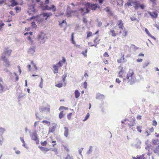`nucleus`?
<instances>
[{
	"mask_svg": "<svg viewBox=\"0 0 159 159\" xmlns=\"http://www.w3.org/2000/svg\"><path fill=\"white\" fill-rule=\"evenodd\" d=\"M100 7L96 4H92V3L87 2L86 4V11H85L84 14L89 13L90 12V9L92 10H95L97 8H99Z\"/></svg>",
	"mask_w": 159,
	"mask_h": 159,
	"instance_id": "1",
	"label": "nucleus"
},
{
	"mask_svg": "<svg viewBox=\"0 0 159 159\" xmlns=\"http://www.w3.org/2000/svg\"><path fill=\"white\" fill-rule=\"evenodd\" d=\"M38 40L39 41L41 44H43L45 42L48 38L46 34L43 33H40L38 35Z\"/></svg>",
	"mask_w": 159,
	"mask_h": 159,
	"instance_id": "2",
	"label": "nucleus"
},
{
	"mask_svg": "<svg viewBox=\"0 0 159 159\" xmlns=\"http://www.w3.org/2000/svg\"><path fill=\"white\" fill-rule=\"evenodd\" d=\"M145 145H146V146L145 147V149L147 150L148 152L147 154H145L147 155V156H150L152 152L151 151L153 150L154 148L152 145L148 143V140L145 142Z\"/></svg>",
	"mask_w": 159,
	"mask_h": 159,
	"instance_id": "3",
	"label": "nucleus"
},
{
	"mask_svg": "<svg viewBox=\"0 0 159 159\" xmlns=\"http://www.w3.org/2000/svg\"><path fill=\"white\" fill-rule=\"evenodd\" d=\"M145 145H146V146L145 147V149L147 150L148 152L147 154H145L147 155V156H150L152 152L151 151L153 150L154 148L152 145L148 143V140L145 142Z\"/></svg>",
	"mask_w": 159,
	"mask_h": 159,
	"instance_id": "4",
	"label": "nucleus"
},
{
	"mask_svg": "<svg viewBox=\"0 0 159 159\" xmlns=\"http://www.w3.org/2000/svg\"><path fill=\"white\" fill-rule=\"evenodd\" d=\"M30 135L32 140L35 141L37 144L39 143V140L36 131H34L32 133L30 134Z\"/></svg>",
	"mask_w": 159,
	"mask_h": 159,
	"instance_id": "5",
	"label": "nucleus"
},
{
	"mask_svg": "<svg viewBox=\"0 0 159 159\" xmlns=\"http://www.w3.org/2000/svg\"><path fill=\"white\" fill-rule=\"evenodd\" d=\"M35 4H34L32 5L29 6L28 8V10L27 11V13L29 15L31 14V12H32L34 13H35L37 12L35 8Z\"/></svg>",
	"mask_w": 159,
	"mask_h": 159,
	"instance_id": "6",
	"label": "nucleus"
},
{
	"mask_svg": "<svg viewBox=\"0 0 159 159\" xmlns=\"http://www.w3.org/2000/svg\"><path fill=\"white\" fill-rule=\"evenodd\" d=\"M133 4L134 6L135 9L136 10L138 9L139 7L142 9H144V6L143 5H140L137 2H136L134 3Z\"/></svg>",
	"mask_w": 159,
	"mask_h": 159,
	"instance_id": "7",
	"label": "nucleus"
},
{
	"mask_svg": "<svg viewBox=\"0 0 159 159\" xmlns=\"http://www.w3.org/2000/svg\"><path fill=\"white\" fill-rule=\"evenodd\" d=\"M52 127H50L49 129V132H54L56 128V126L57 125L55 123H53L52 124Z\"/></svg>",
	"mask_w": 159,
	"mask_h": 159,
	"instance_id": "8",
	"label": "nucleus"
},
{
	"mask_svg": "<svg viewBox=\"0 0 159 159\" xmlns=\"http://www.w3.org/2000/svg\"><path fill=\"white\" fill-rule=\"evenodd\" d=\"M134 72L133 70L131 69H129V71L127 75L126 78L127 79H129V78H131V80L132 78V75L134 74Z\"/></svg>",
	"mask_w": 159,
	"mask_h": 159,
	"instance_id": "9",
	"label": "nucleus"
},
{
	"mask_svg": "<svg viewBox=\"0 0 159 159\" xmlns=\"http://www.w3.org/2000/svg\"><path fill=\"white\" fill-rule=\"evenodd\" d=\"M39 109L40 112L42 113L45 111H46V112H49L50 111V108L44 107L43 106H42L41 107H40Z\"/></svg>",
	"mask_w": 159,
	"mask_h": 159,
	"instance_id": "10",
	"label": "nucleus"
},
{
	"mask_svg": "<svg viewBox=\"0 0 159 159\" xmlns=\"http://www.w3.org/2000/svg\"><path fill=\"white\" fill-rule=\"evenodd\" d=\"M105 98V97L104 95L101 94L99 93H98L96 94V98L97 99H103Z\"/></svg>",
	"mask_w": 159,
	"mask_h": 159,
	"instance_id": "11",
	"label": "nucleus"
},
{
	"mask_svg": "<svg viewBox=\"0 0 159 159\" xmlns=\"http://www.w3.org/2000/svg\"><path fill=\"white\" fill-rule=\"evenodd\" d=\"M136 141L137 143L135 145V148L137 149L140 148V144H141V142L140 140L139 139H136Z\"/></svg>",
	"mask_w": 159,
	"mask_h": 159,
	"instance_id": "12",
	"label": "nucleus"
},
{
	"mask_svg": "<svg viewBox=\"0 0 159 159\" xmlns=\"http://www.w3.org/2000/svg\"><path fill=\"white\" fill-rule=\"evenodd\" d=\"M64 129H65L64 135L66 137H67L69 135V129L67 127H64Z\"/></svg>",
	"mask_w": 159,
	"mask_h": 159,
	"instance_id": "13",
	"label": "nucleus"
},
{
	"mask_svg": "<svg viewBox=\"0 0 159 159\" xmlns=\"http://www.w3.org/2000/svg\"><path fill=\"white\" fill-rule=\"evenodd\" d=\"M148 14L152 18H157V16L158 14L155 12L152 13L150 11H148Z\"/></svg>",
	"mask_w": 159,
	"mask_h": 159,
	"instance_id": "14",
	"label": "nucleus"
},
{
	"mask_svg": "<svg viewBox=\"0 0 159 159\" xmlns=\"http://www.w3.org/2000/svg\"><path fill=\"white\" fill-rule=\"evenodd\" d=\"M35 47L34 46L30 47L28 51V52L30 54H33L35 51Z\"/></svg>",
	"mask_w": 159,
	"mask_h": 159,
	"instance_id": "15",
	"label": "nucleus"
},
{
	"mask_svg": "<svg viewBox=\"0 0 159 159\" xmlns=\"http://www.w3.org/2000/svg\"><path fill=\"white\" fill-rule=\"evenodd\" d=\"M134 2H136V1H134L132 0H129L128 2L126 4L128 6H133L134 7V6L133 4V3Z\"/></svg>",
	"mask_w": 159,
	"mask_h": 159,
	"instance_id": "16",
	"label": "nucleus"
},
{
	"mask_svg": "<svg viewBox=\"0 0 159 159\" xmlns=\"http://www.w3.org/2000/svg\"><path fill=\"white\" fill-rule=\"evenodd\" d=\"M153 152L155 154L159 155V144L158 146L156 147L155 149H154Z\"/></svg>",
	"mask_w": 159,
	"mask_h": 159,
	"instance_id": "17",
	"label": "nucleus"
},
{
	"mask_svg": "<svg viewBox=\"0 0 159 159\" xmlns=\"http://www.w3.org/2000/svg\"><path fill=\"white\" fill-rule=\"evenodd\" d=\"M4 63L5 66L6 67H9L11 66L10 62L7 59L5 60Z\"/></svg>",
	"mask_w": 159,
	"mask_h": 159,
	"instance_id": "18",
	"label": "nucleus"
},
{
	"mask_svg": "<svg viewBox=\"0 0 159 159\" xmlns=\"http://www.w3.org/2000/svg\"><path fill=\"white\" fill-rule=\"evenodd\" d=\"M75 98H78L80 95V93L78 90H76L75 91Z\"/></svg>",
	"mask_w": 159,
	"mask_h": 159,
	"instance_id": "19",
	"label": "nucleus"
},
{
	"mask_svg": "<svg viewBox=\"0 0 159 159\" xmlns=\"http://www.w3.org/2000/svg\"><path fill=\"white\" fill-rule=\"evenodd\" d=\"M39 148L42 151H45L46 152H48L49 150V149H48L47 148H44L42 146H39Z\"/></svg>",
	"mask_w": 159,
	"mask_h": 159,
	"instance_id": "20",
	"label": "nucleus"
},
{
	"mask_svg": "<svg viewBox=\"0 0 159 159\" xmlns=\"http://www.w3.org/2000/svg\"><path fill=\"white\" fill-rule=\"evenodd\" d=\"M93 151V147L92 146H90L89 148V149L88 151L86 153L88 155H89L92 153Z\"/></svg>",
	"mask_w": 159,
	"mask_h": 159,
	"instance_id": "21",
	"label": "nucleus"
},
{
	"mask_svg": "<svg viewBox=\"0 0 159 159\" xmlns=\"http://www.w3.org/2000/svg\"><path fill=\"white\" fill-rule=\"evenodd\" d=\"M159 143V141L157 139H152V143L153 145H156Z\"/></svg>",
	"mask_w": 159,
	"mask_h": 159,
	"instance_id": "22",
	"label": "nucleus"
},
{
	"mask_svg": "<svg viewBox=\"0 0 159 159\" xmlns=\"http://www.w3.org/2000/svg\"><path fill=\"white\" fill-rule=\"evenodd\" d=\"M42 9L43 10H51V7H49L48 5H46L43 7Z\"/></svg>",
	"mask_w": 159,
	"mask_h": 159,
	"instance_id": "23",
	"label": "nucleus"
},
{
	"mask_svg": "<svg viewBox=\"0 0 159 159\" xmlns=\"http://www.w3.org/2000/svg\"><path fill=\"white\" fill-rule=\"evenodd\" d=\"M12 52V50L10 49L9 50H7V51H5L4 52V53H5V54H7L8 56H10V55L11 53Z\"/></svg>",
	"mask_w": 159,
	"mask_h": 159,
	"instance_id": "24",
	"label": "nucleus"
},
{
	"mask_svg": "<svg viewBox=\"0 0 159 159\" xmlns=\"http://www.w3.org/2000/svg\"><path fill=\"white\" fill-rule=\"evenodd\" d=\"M11 6L12 7H14V6L17 5L18 4L17 2L15 1H13L11 2Z\"/></svg>",
	"mask_w": 159,
	"mask_h": 159,
	"instance_id": "25",
	"label": "nucleus"
},
{
	"mask_svg": "<svg viewBox=\"0 0 159 159\" xmlns=\"http://www.w3.org/2000/svg\"><path fill=\"white\" fill-rule=\"evenodd\" d=\"M63 24H65L66 25L67 24V23H66V21L65 20H63L61 23H60L59 24V25L60 27H62L63 26Z\"/></svg>",
	"mask_w": 159,
	"mask_h": 159,
	"instance_id": "26",
	"label": "nucleus"
},
{
	"mask_svg": "<svg viewBox=\"0 0 159 159\" xmlns=\"http://www.w3.org/2000/svg\"><path fill=\"white\" fill-rule=\"evenodd\" d=\"M73 11H72L71 12H70V11H68V10H67V11H66V14L67 16L68 17L71 16V13L73 12Z\"/></svg>",
	"mask_w": 159,
	"mask_h": 159,
	"instance_id": "27",
	"label": "nucleus"
},
{
	"mask_svg": "<svg viewBox=\"0 0 159 159\" xmlns=\"http://www.w3.org/2000/svg\"><path fill=\"white\" fill-rule=\"evenodd\" d=\"M149 64V62L148 61H147V62L144 63L143 65V68H145L146 67L148 64Z\"/></svg>",
	"mask_w": 159,
	"mask_h": 159,
	"instance_id": "28",
	"label": "nucleus"
},
{
	"mask_svg": "<svg viewBox=\"0 0 159 159\" xmlns=\"http://www.w3.org/2000/svg\"><path fill=\"white\" fill-rule=\"evenodd\" d=\"M53 68L55 71H57L56 73H58V66L56 65H53Z\"/></svg>",
	"mask_w": 159,
	"mask_h": 159,
	"instance_id": "29",
	"label": "nucleus"
},
{
	"mask_svg": "<svg viewBox=\"0 0 159 159\" xmlns=\"http://www.w3.org/2000/svg\"><path fill=\"white\" fill-rule=\"evenodd\" d=\"M123 68H122V69L121 70L119 71V74H120L119 75V77L120 78H122L123 77V76L121 74H122V73L124 72L122 71V69Z\"/></svg>",
	"mask_w": 159,
	"mask_h": 159,
	"instance_id": "30",
	"label": "nucleus"
},
{
	"mask_svg": "<svg viewBox=\"0 0 159 159\" xmlns=\"http://www.w3.org/2000/svg\"><path fill=\"white\" fill-rule=\"evenodd\" d=\"M90 116V114L89 113H88L85 116V118L83 120V121H85Z\"/></svg>",
	"mask_w": 159,
	"mask_h": 159,
	"instance_id": "31",
	"label": "nucleus"
},
{
	"mask_svg": "<svg viewBox=\"0 0 159 159\" xmlns=\"http://www.w3.org/2000/svg\"><path fill=\"white\" fill-rule=\"evenodd\" d=\"M51 9L52 10V11H55L57 10V9L56 8L55 6L53 5H51Z\"/></svg>",
	"mask_w": 159,
	"mask_h": 159,
	"instance_id": "32",
	"label": "nucleus"
},
{
	"mask_svg": "<svg viewBox=\"0 0 159 159\" xmlns=\"http://www.w3.org/2000/svg\"><path fill=\"white\" fill-rule=\"evenodd\" d=\"M135 118L134 117H133L132 118V121H131L132 126H134L135 124ZM130 122H131V121H130Z\"/></svg>",
	"mask_w": 159,
	"mask_h": 159,
	"instance_id": "33",
	"label": "nucleus"
},
{
	"mask_svg": "<svg viewBox=\"0 0 159 159\" xmlns=\"http://www.w3.org/2000/svg\"><path fill=\"white\" fill-rule=\"evenodd\" d=\"M63 111H61L59 115V117L60 119L62 118L63 117Z\"/></svg>",
	"mask_w": 159,
	"mask_h": 159,
	"instance_id": "34",
	"label": "nucleus"
},
{
	"mask_svg": "<svg viewBox=\"0 0 159 159\" xmlns=\"http://www.w3.org/2000/svg\"><path fill=\"white\" fill-rule=\"evenodd\" d=\"M5 55V53H4V52L3 53H2V55L1 56V58L3 59L4 61H5V60L7 59L6 58Z\"/></svg>",
	"mask_w": 159,
	"mask_h": 159,
	"instance_id": "35",
	"label": "nucleus"
},
{
	"mask_svg": "<svg viewBox=\"0 0 159 159\" xmlns=\"http://www.w3.org/2000/svg\"><path fill=\"white\" fill-rule=\"evenodd\" d=\"M67 109H68V108L67 107H64L63 106H61L60 107L59 110L60 111L63 109L67 110Z\"/></svg>",
	"mask_w": 159,
	"mask_h": 159,
	"instance_id": "36",
	"label": "nucleus"
},
{
	"mask_svg": "<svg viewBox=\"0 0 159 159\" xmlns=\"http://www.w3.org/2000/svg\"><path fill=\"white\" fill-rule=\"evenodd\" d=\"M67 77V73H66L65 74H64L63 76H62V78H63V82H65V79L66 77Z\"/></svg>",
	"mask_w": 159,
	"mask_h": 159,
	"instance_id": "37",
	"label": "nucleus"
},
{
	"mask_svg": "<svg viewBox=\"0 0 159 159\" xmlns=\"http://www.w3.org/2000/svg\"><path fill=\"white\" fill-rule=\"evenodd\" d=\"M82 12H85L84 11H86V4L85 5V7L84 8H81L80 10Z\"/></svg>",
	"mask_w": 159,
	"mask_h": 159,
	"instance_id": "38",
	"label": "nucleus"
},
{
	"mask_svg": "<svg viewBox=\"0 0 159 159\" xmlns=\"http://www.w3.org/2000/svg\"><path fill=\"white\" fill-rule=\"evenodd\" d=\"M145 32H146V34L149 36H151V34L150 33L149 31H148V30L145 28Z\"/></svg>",
	"mask_w": 159,
	"mask_h": 159,
	"instance_id": "39",
	"label": "nucleus"
},
{
	"mask_svg": "<svg viewBox=\"0 0 159 159\" xmlns=\"http://www.w3.org/2000/svg\"><path fill=\"white\" fill-rule=\"evenodd\" d=\"M156 0H150V2H152V5L154 6L156 5Z\"/></svg>",
	"mask_w": 159,
	"mask_h": 159,
	"instance_id": "40",
	"label": "nucleus"
},
{
	"mask_svg": "<svg viewBox=\"0 0 159 159\" xmlns=\"http://www.w3.org/2000/svg\"><path fill=\"white\" fill-rule=\"evenodd\" d=\"M130 19L132 21L137 20L138 22H139V20L136 18L134 17H130Z\"/></svg>",
	"mask_w": 159,
	"mask_h": 159,
	"instance_id": "41",
	"label": "nucleus"
},
{
	"mask_svg": "<svg viewBox=\"0 0 159 159\" xmlns=\"http://www.w3.org/2000/svg\"><path fill=\"white\" fill-rule=\"evenodd\" d=\"M111 33H112V36L113 37H115L116 36L115 31L114 30H111Z\"/></svg>",
	"mask_w": 159,
	"mask_h": 159,
	"instance_id": "42",
	"label": "nucleus"
},
{
	"mask_svg": "<svg viewBox=\"0 0 159 159\" xmlns=\"http://www.w3.org/2000/svg\"><path fill=\"white\" fill-rule=\"evenodd\" d=\"M72 114V113H70L67 115V117L68 120H70V119Z\"/></svg>",
	"mask_w": 159,
	"mask_h": 159,
	"instance_id": "43",
	"label": "nucleus"
},
{
	"mask_svg": "<svg viewBox=\"0 0 159 159\" xmlns=\"http://www.w3.org/2000/svg\"><path fill=\"white\" fill-rule=\"evenodd\" d=\"M92 33L91 32H89L87 34V38H89L92 35Z\"/></svg>",
	"mask_w": 159,
	"mask_h": 159,
	"instance_id": "44",
	"label": "nucleus"
},
{
	"mask_svg": "<svg viewBox=\"0 0 159 159\" xmlns=\"http://www.w3.org/2000/svg\"><path fill=\"white\" fill-rule=\"evenodd\" d=\"M47 144V141H44L43 142H41V144L42 146H45Z\"/></svg>",
	"mask_w": 159,
	"mask_h": 159,
	"instance_id": "45",
	"label": "nucleus"
},
{
	"mask_svg": "<svg viewBox=\"0 0 159 159\" xmlns=\"http://www.w3.org/2000/svg\"><path fill=\"white\" fill-rule=\"evenodd\" d=\"M42 122L43 123H46V124H49V125H50V122L46 120H43Z\"/></svg>",
	"mask_w": 159,
	"mask_h": 159,
	"instance_id": "46",
	"label": "nucleus"
},
{
	"mask_svg": "<svg viewBox=\"0 0 159 159\" xmlns=\"http://www.w3.org/2000/svg\"><path fill=\"white\" fill-rule=\"evenodd\" d=\"M63 84H62L59 83L56 85V86L59 88L61 87L62 86Z\"/></svg>",
	"mask_w": 159,
	"mask_h": 159,
	"instance_id": "47",
	"label": "nucleus"
},
{
	"mask_svg": "<svg viewBox=\"0 0 159 159\" xmlns=\"http://www.w3.org/2000/svg\"><path fill=\"white\" fill-rule=\"evenodd\" d=\"M5 131V129L0 127V133H3Z\"/></svg>",
	"mask_w": 159,
	"mask_h": 159,
	"instance_id": "48",
	"label": "nucleus"
},
{
	"mask_svg": "<svg viewBox=\"0 0 159 159\" xmlns=\"http://www.w3.org/2000/svg\"><path fill=\"white\" fill-rule=\"evenodd\" d=\"M48 13H44L43 12V13H42V14H40V16H43V17H45V16H46V15H47V14Z\"/></svg>",
	"mask_w": 159,
	"mask_h": 159,
	"instance_id": "49",
	"label": "nucleus"
},
{
	"mask_svg": "<svg viewBox=\"0 0 159 159\" xmlns=\"http://www.w3.org/2000/svg\"><path fill=\"white\" fill-rule=\"evenodd\" d=\"M153 124L152 125L153 126H156L157 124V122L155 120H153L152 121Z\"/></svg>",
	"mask_w": 159,
	"mask_h": 159,
	"instance_id": "50",
	"label": "nucleus"
},
{
	"mask_svg": "<svg viewBox=\"0 0 159 159\" xmlns=\"http://www.w3.org/2000/svg\"><path fill=\"white\" fill-rule=\"evenodd\" d=\"M137 130L139 133H141L142 131L141 130V127L139 126H137Z\"/></svg>",
	"mask_w": 159,
	"mask_h": 159,
	"instance_id": "51",
	"label": "nucleus"
},
{
	"mask_svg": "<svg viewBox=\"0 0 159 159\" xmlns=\"http://www.w3.org/2000/svg\"><path fill=\"white\" fill-rule=\"evenodd\" d=\"M66 159H73L72 157H71L69 154H68L66 157Z\"/></svg>",
	"mask_w": 159,
	"mask_h": 159,
	"instance_id": "52",
	"label": "nucleus"
},
{
	"mask_svg": "<svg viewBox=\"0 0 159 159\" xmlns=\"http://www.w3.org/2000/svg\"><path fill=\"white\" fill-rule=\"evenodd\" d=\"M3 140V138L2 137H0V146H1L2 145Z\"/></svg>",
	"mask_w": 159,
	"mask_h": 159,
	"instance_id": "53",
	"label": "nucleus"
},
{
	"mask_svg": "<svg viewBox=\"0 0 159 159\" xmlns=\"http://www.w3.org/2000/svg\"><path fill=\"white\" fill-rule=\"evenodd\" d=\"M31 64L33 65V66H34V67L35 68V70H37V68L36 65H35V64L33 62V61H31Z\"/></svg>",
	"mask_w": 159,
	"mask_h": 159,
	"instance_id": "54",
	"label": "nucleus"
},
{
	"mask_svg": "<svg viewBox=\"0 0 159 159\" xmlns=\"http://www.w3.org/2000/svg\"><path fill=\"white\" fill-rule=\"evenodd\" d=\"M98 37H97L95 38V39L94 40V42L96 44H98L99 43L98 42V41H97V40L98 39Z\"/></svg>",
	"mask_w": 159,
	"mask_h": 159,
	"instance_id": "55",
	"label": "nucleus"
},
{
	"mask_svg": "<svg viewBox=\"0 0 159 159\" xmlns=\"http://www.w3.org/2000/svg\"><path fill=\"white\" fill-rule=\"evenodd\" d=\"M39 17V15H36V16H33L30 18V20H32L34 19L38 18Z\"/></svg>",
	"mask_w": 159,
	"mask_h": 159,
	"instance_id": "56",
	"label": "nucleus"
},
{
	"mask_svg": "<svg viewBox=\"0 0 159 159\" xmlns=\"http://www.w3.org/2000/svg\"><path fill=\"white\" fill-rule=\"evenodd\" d=\"M153 25L157 27L158 29L159 30V23L157 24H153Z\"/></svg>",
	"mask_w": 159,
	"mask_h": 159,
	"instance_id": "57",
	"label": "nucleus"
},
{
	"mask_svg": "<svg viewBox=\"0 0 159 159\" xmlns=\"http://www.w3.org/2000/svg\"><path fill=\"white\" fill-rule=\"evenodd\" d=\"M104 10L106 11V12H107L108 13L109 12H110V9H109V8L108 7H107V8H105L104 9Z\"/></svg>",
	"mask_w": 159,
	"mask_h": 159,
	"instance_id": "58",
	"label": "nucleus"
},
{
	"mask_svg": "<svg viewBox=\"0 0 159 159\" xmlns=\"http://www.w3.org/2000/svg\"><path fill=\"white\" fill-rule=\"evenodd\" d=\"M84 87L85 89H86V88L87 87V83L86 81L84 82Z\"/></svg>",
	"mask_w": 159,
	"mask_h": 159,
	"instance_id": "59",
	"label": "nucleus"
},
{
	"mask_svg": "<svg viewBox=\"0 0 159 159\" xmlns=\"http://www.w3.org/2000/svg\"><path fill=\"white\" fill-rule=\"evenodd\" d=\"M52 15V14L51 12H48V13L47 15H46V16H45V17H48L49 16H51Z\"/></svg>",
	"mask_w": 159,
	"mask_h": 159,
	"instance_id": "60",
	"label": "nucleus"
},
{
	"mask_svg": "<svg viewBox=\"0 0 159 159\" xmlns=\"http://www.w3.org/2000/svg\"><path fill=\"white\" fill-rule=\"evenodd\" d=\"M43 82H40V84H39V87L42 89L43 87Z\"/></svg>",
	"mask_w": 159,
	"mask_h": 159,
	"instance_id": "61",
	"label": "nucleus"
},
{
	"mask_svg": "<svg viewBox=\"0 0 159 159\" xmlns=\"http://www.w3.org/2000/svg\"><path fill=\"white\" fill-rule=\"evenodd\" d=\"M4 89V87L0 83V90H3Z\"/></svg>",
	"mask_w": 159,
	"mask_h": 159,
	"instance_id": "62",
	"label": "nucleus"
},
{
	"mask_svg": "<svg viewBox=\"0 0 159 159\" xmlns=\"http://www.w3.org/2000/svg\"><path fill=\"white\" fill-rule=\"evenodd\" d=\"M119 23L118 24V26L121 25L122 23V21L121 20H120L118 21Z\"/></svg>",
	"mask_w": 159,
	"mask_h": 159,
	"instance_id": "63",
	"label": "nucleus"
},
{
	"mask_svg": "<svg viewBox=\"0 0 159 159\" xmlns=\"http://www.w3.org/2000/svg\"><path fill=\"white\" fill-rule=\"evenodd\" d=\"M143 157L142 158L143 159H148L147 158V155H145V154H143Z\"/></svg>",
	"mask_w": 159,
	"mask_h": 159,
	"instance_id": "64",
	"label": "nucleus"
}]
</instances>
